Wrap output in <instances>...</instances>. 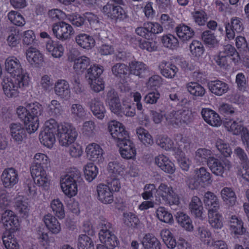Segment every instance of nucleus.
Returning <instances> with one entry per match:
<instances>
[{"instance_id": "nucleus-50", "label": "nucleus", "mask_w": 249, "mask_h": 249, "mask_svg": "<svg viewBox=\"0 0 249 249\" xmlns=\"http://www.w3.org/2000/svg\"><path fill=\"white\" fill-rule=\"evenodd\" d=\"M97 167L92 163H88L85 167L84 174L86 179L89 182L92 181L97 176Z\"/></svg>"}, {"instance_id": "nucleus-43", "label": "nucleus", "mask_w": 249, "mask_h": 249, "mask_svg": "<svg viewBox=\"0 0 249 249\" xmlns=\"http://www.w3.org/2000/svg\"><path fill=\"white\" fill-rule=\"evenodd\" d=\"M136 133L139 139L146 146H149L153 143V141L151 135L148 132L142 127L138 128Z\"/></svg>"}, {"instance_id": "nucleus-17", "label": "nucleus", "mask_w": 249, "mask_h": 249, "mask_svg": "<svg viewBox=\"0 0 249 249\" xmlns=\"http://www.w3.org/2000/svg\"><path fill=\"white\" fill-rule=\"evenodd\" d=\"M191 213L196 217L203 219V207L200 199L197 196H194L189 204Z\"/></svg>"}, {"instance_id": "nucleus-11", "label": "nucleus", "mask_w": 249, "mask_h": 249, "mask_svg": "<svg viewBox=\"0 0 249 249\" xmlns=\"http://www.w3.org/2000/svg\"><path fill=\"white\" fill-rule=\"evenodd\" d=\"M1 179L4 186L10 188L18 182V174L16 170L13 168L6 169L1 176Z\"/></svg>"}, {"instance_id": "nucleus-24", "label": "nucleus", "mask_w": 249, "mask_h": 249, "mask_svg": "<svg viewBox=\"0 0 249 249\" xmlns=\"http://www.w3.org/2000/svg\"><path fill=\"white\" fill-rule=\"evenodd\" d=\"M208 86L211 92L217 96L223 95L229 90L228 85L220 80L211 81Z\"/></svg>"}, {"instance_id": "nucleus-22", "label": "nucleus", "mask_w": 249, "mask_h": 249, "mask_svg": "<svg viewBox=\"0 0 249 249\" xmlns=\"http://www.w3.org/2000/svg\"><path fill=\"white\" fill-rule=\"evenodd\" d=\"M86 152L88 158L91 161H100L103 159V150L96 143L89 144L86 148Z\"/></svg>"}, {"instance_id": "nucleus-27", "label": "nucleus", "mask_w": 249, "mask_h": 249, "mask_svg": "<svg viewBox=\"0 0 249 249\" xmlns=\"http://www.w3.org/2000/svg\"><path fill=\"white\" fill-rule=\"evenodd\" d=\"M141 243L144 249H161L160 241L157 238L149 233L144 235Z\"/></svg>"}, {"instance_id": "nucleus-25", "label": "nucleus", "mask_w": 249, "mask_h": 249, "mask_svg": "<svg viewBox=\"0 0 249 249\" xmlns=\"http://www.w3.org/2000/svg\"><path fill=\"white\" fill-rule=\"evenodd\" d=\"M186 88L188 92L193 96V100H196L198 97H202L205 94L204 88L197 82H191L188 83Z\"/></svg>"}, {"instance_id": "nucleus-19", "label": "nucleus", "mask_w": 249, "mask_h": 249, "mask_svg": "<svg viewBox=\"0 0 249 249\" xmlns=\"http://www.w3.org/2000/svg\"><path fill=\"white\" fill-rule=\"evenodd\" d=\"M160 73L165 77L172 79L175 77L178 71V68L171 63L162 61L159 66Z\"/></svg>"}, {"instance_id": "nucleus-59", "label": "nucleus", "mask_w": 249, "mask_h": 249, "mask_svg": "<svg viewBox=\"0 0 249 249\" xmlns=\"http://www.w3.org/2000/svg\"><path fill=\"white\" fill-rule=\"evenodd\" d=\"M156 142L157 145L166 150L174 148L173 142L170 139L167 137L159 136L156 139Z\"/></svg>"}, {"instance_id": "nucleus-21", "label": "nucleus", "mask_w": 249, "mask_h": 249, "mask_svg": "<svg viewBox=\"0 0 249 249\" xmlns=\"http://www.w3.org/2000/svg\"><path fill=\"white\" fill-rule=\"evenodd\" d=\"M54 92L61 99H69L70 97V89L68 82L65 80H58L55 84Z\"/></svg>"}, {"instance_id": "nucleus-51", "label": "nucleus", "mask_w": 249, "mask_h": 249, "mask_svg": "<svg viewBox=\"0 0 249 249\" xmlns=\"http://www.w3.org/2000/svg\"><path fill=\"white\" fill-rule=\"evenodd\" d=\"M157 216L160 220L166 223L171 224L174 221L172 214L164 207H160L157 209Z\"/></svg>"}, {"instance_id": "nucleus-29", "label": "nucleus", "mask_w": 249, "mask_h": 249, "mask_svg": "<svg viewBox=\"0 0 249 249\" xmlns=\"http://www.w3.org/2000/svg\"><path fill=\"white\" fill-rule=\"evenodd\" d=\"M203 202L206 207L209 209L217 210L219 207V201L217 196L213 193L207 192L203 196Z\"/></svg>"}, {"instance_id": "nucleus-9", "label": "nucleus", "mask_w": 249, "mask_h": 249, "mask_svg": "<svg viewBox=\"0 0 249 249\" xmlns=\"http://www.w3.org/2000/svg\"><path fill=\"white\" fill-rule=\"evenodd\" d=\"M106 102L112 112L117 115L121 113L122 106L118 93L114 89H110L107 91Z\"/></svg>"}, {"instance_id": "nucleus-33", "label": "nucleus", "mask_w": 249, "mask_h": 249, "mask_svg": "<svg viewBox=\"0 0 249 249\" xmlns=\"http://www.w3.org/2000/svg\"><path fill=\"white\" fill-rule=\"evenodd\" d=\"M207 165L211 171L217 176H222L224 173V167L222 163L214 157L209 159Z\"/></svg>"}, {"instance_id": "nucleus-61", "label": "nucleus", "mask_w": 249, "mask_h": 249, "mask_svg": "<svg viewBox=\"0 0 249 249\" xmlns=\"http://www.w3.org/2000/svg\"><path fill=\"white\" fill-rule=\"evenodd\" d=\"M17 114L18 117L24 122L26 127L30 124L31 119L29 116V113L27 107H19L17 109Z\"/></svg>"}, {"instance_id": "nucleus-60", "label": "nucleus", "mask_w": 249, "mask_h": 249, "mask_svg": "<svg viewBox=\"0 0 249 249\" xmlns=\"http://www.w3.org/2000/svg\"><path fill=\"white\" fill-rule=\"evenodd\" d=\"M173 192V188L164 183H161L157 190V194L160 196L163 200L168 198V196L172 194Z\"/></svg>"}, {"instance_id": "nucleus-57", "label": "nucleus", "mask_w": 249, "mask_h": 249, "mask_svg": "<svg viewBox=\"0 0 249 249\" xmlns=\"http://www.w3.org/2000/svg\"><path fill=\"white\" fill-rule=\"evenodd\" d=\"M175 141L178 145V149L181 153L187 152L190 148V142L185 137L181 135H177L175 137Z\"/></svg>"}, {"instance_id": "nucleus-12", "label": "nucleus", "mask_w": 249, "mask_h": 249, "mask_svg": "<svg viewBox=\"0 0 249 249\" xmlns=\"http://www.w3.org/2000/svg\"><path fill=\"white\" fill-rule=\"evenodd\" d=\"M89 107L93 114L98 119L102 120L106 112L103 103L99 98L91 99L88 103Z\"/></svg>"}, {"instance_id": "nucleus-63", "label": "nucleus", "mask_w": 249, "mask_h": 249, "mask_svg": "<svg viewBox=\"0 0 249 249\" xmlns=\"http://www.w3.org/2000/svg\"><path fill=\"white\" fill-rule=\"evenodd\" d=\"M107 169L108 172L116 177L123 172L124 168L117 161H111L108 164Z\"/></svg>"}, {"instance_id": "nucleus-53", "label": "nucleus", "mask_w": 249, "mask_h": 249, "mask_svg": "<svg viewBox=\"0 0 249 249\" xmlns=\"http://www.w3.org/2000/svg\"><path fill=\"white\" fill-rule=\"evenodd\" d=\"M8 18L13 24L17 26H22L25 24L24 18L18 12L11 11L8 14Z\"/></svg>"}, {"instance_id": "nucleus-36", "label": "nucleus", "mask_w": 249, "mask_h": 249, "mask_svg": "<svg viewBox=\"0 0 249 249\" xmlns=\"http://www.w3.org/2000/svg\"><path fill=\"white\" fill-rule=\"evenodd\" d=\"M209 222L215 229H220L223 224L221 221V216L217 213V211L214 209L208 210Z\"/></svg>"}, {"instance_id": "nucleus-1", "label": "nucleus", "mask_w": 249, "mask_h": 249, "mask_svg": "<svg viewBox=\"0 0 249 249\" xmlns=\"http://www.w3.org/2000/svg\"><path fill=\"white\" fill-rule=\"evenodd\" d=\"M29 77L23 75L22 78H4L1 85L4 94L8 97H17L18 88L27 86L29 84Z\"/></svg>"}, {"instance_id": "nucleus-23", "label": "nucleus", "mask_w": 249, "mask_h": 249, "mask_svg": "<svg viewBox=\"0 0 249 249\" xmlns=\"http://www.w3.org/2000/svg\"><path fill=\"white\" fill-rule=\"evenodd\" d=\"M75 40L78 46L87 50L91 49L95 44V41L93 37L84 33L76 36Z\"/></svg>"}, {"instance_id": "nucleus-52", "label": "nucleus", "mask_w": 249, "mask_h": 249, "mask_svg": "<svg viewBox=\"0 0 249 249\" xmlns=\"http://www.w3.org/2000/svg\"><path fill=\"white\" fill-rule=\"evenodd\" d=\"M163 45L171 49H175L178 47V41L177 37L171 34L163 36L161 38Z\"/></svg>"}, {"instance_id": "nucleus-39", "label": "nucleus", "mask_w": 249, "mask_h": 249, "mask_svg": "<svg viewBox=\"0 0 249 249\" xmlns=\"http://www.w3.org/2000/svg\"><path fill=\"white\" fill-rule=\"evenodd\" d=\"M71 112L72 117L77 121L84 120L86 115V113L83 107L78 104L72 105Z\"/></svg>"}, {"instance_id": "nucleus-49", "label": "nucleus", "mask_w": 249, "mask_h": 249, "mask_svg": "<svg viewBox=\"0 0 249 249\" xmlns=\"http://www.w3.org/2000/svg\"><path fill=\"white\" fill-rule=\"evenodd\" d=\"M190 50L193 56L199 57L204 53V48L201 42L193 40L190 45Z\"/></svg>"}, {"instance_id": "nucleus-31", "label": "nucleus", "mask_w": 249, "mask_h": 249, "mask_svg": "<svg viewBox=\"0 0 249 249\" xmlns=\"http://www.w3.org/2000/svg\"><path fill=\"white\" fill-rule=\"evenodd\" d=\"M230 228L231 232L235 235H242L245 233L246 230L243 227L242 221L235 215L231 216L230 220Z\"/></svg>"}, {"instance_id": "nucleus-42", "label": "nucleus", "mask_w": 249, "mask_h": 249, "mask_svg": "<svg viewBox=\"0 0 249 249\" xmlns=\"http://www.w3.org/2000/svg\"><path fill=\"white\" fill-rule=\"evenodd\" d=\"M103 72V69L102 66L93 65L87 70L86 78L88 81L94 80L96 78H101L100 76Z\"/></svg>"}, {"instance_id": "nucleus-8", "label": "nucleus", "mask_w": 249, "mask_h": 249, "mask_svg": "<svg viewBox=\"0 0 249 249\" xmlns=\"http://www.w3.org/2000/svg\"><path fill=\"white\" fill-rule=\"evenodd\" d=\"M53 32L56 37L61 40H66L71 38L74 33L72 26L64 21L55 23L53 27Z\"/></svg>"}, {"instance_id": "nucleus-62", "label": "nucleus", "mask_w": 249, "mask_h": 249, "mask_svg": "<svg viewBox=\"0 0 249 249\" xmlns=\"http://www.w3.org/2000/svg\"><path fill=\"white\" fill-rule=\"evenodd\" d=\"M196 23L199 25H203L206 22L208 17L206 13L203 10H197L192 13Z\"/></svg>"}, {"instance_id": "nucleus-38", "label": "nucleus", "mask_w": 249, "mask_h": 249, "mask_svg": "<svg viewBox=\"0 0 249 249\" xmlns=\"http://www.w3.org/2000/svg\"><path fill=\"white\" fill-rule=\"evenodd\" d=\"M195 175L201 183L210 184L212 181L211 174L204 167L196 169L194 171Z\"/></svg>"}, {"instance_id": "nucleus-46", "label": "nucleus", "mask_w": 249, "mask_h": 249, "mask_svg": "<svg viewBox=\"0 0 249 249\" xmlns=\"http://www.w3.org/2000/svg\"><path fill=\"white\" fill-rule=\"evenodd\" d=\"M234 153L240 160L243 168L246 171L248 170L249 169V160L244 150L238 147L234 149Z\"/></svg>"}, {"instance_id": "nucleus-6", "label": "nucleus", "mask_w": 249, "mask_h": 249, "mask_svg": "<svg viewBox=\"0 0 249 249\" xmlns=\"http://www.w3.org/2000/svg\"><path fill=\"white\" fill-rule=\"evenodd\" d=\"M108 129L116 144L129 138L128 132L122 124L112 121L108 124Z\"/></svg>"}, {"instance_id": "nucleus-16", "label": "nucleus", "mask_w": 249, "mask_h": 249, "mask_svg": "<svg viewBox=\"0 0 249 249\" xmlns=\"http://www.w3.org/2000/svg\"><path fill=\"white\" fill-rule=\"evenodd\" d=\"M129 68L131 74L139 77H143L149 73L148 67L142 62L132 61Z\"/></svg>"}, {"instance_id": "nucleus-10", "label": "nucleus", "mask_w": 249, "mask_h": 249, "mask_svg": "<svg viewBox=\"0 0 249 249\" xmlns=\"http://www.w3.org/2000/svg\"><path fill=\"white\" fill-rule=\"evenodd\" d=\"M119 147L121 157L125 159H131L135 157L136 151L134 143L127 138L116 144Z\"/></svg>"}, {"instance_id": "nucleus-15", "label": "nucleus", "mask_w": 249, "mask_h": 249, "mask_svg": "<svg viewBox=\"0 0 249 249\" xmlns=\"http://www.w3.org/2000/svg\"><path fill=\"white\" fill-rule=\"evenodd\" d=\"M98 198L104 204H111L113 201V196L109 188L106 185L100 184L97 187Z\"/></svg>"}, {"instance_id": "nucleus-45", "label": "nucleus", "mask_w": 249, "mask_h": 249, "mask_svg": "<svg viewBox=\"0 0 249 249\" xmlns=\"http://www.w3.org/2000/svg\"><path fill=\"white\" fill-rule=\"evenodd\" d=\"M49 112L51 115L55 117H59L63 113V110L60 103L56 100H53L48 105Z\"/></svg>"}, {"instance_id": "nucleus-7", "label": "nucleus", "mask_w": 249, "mask_h": 249, "mask_svg": "<svg viewBox=\"0 0 249 249\" xmlns=\"http://www.w3.org/2000/svg\"><path fill=\"white\" fill-rule=\"evenodd\" d=\"M5 68L13 77L22 78L23 75H28L26 71L23 70L19 60L13 56L9 57L6 59Z\"/></svg>"}, {"instance_id": "nucleus-37", "label": "nucleus", "mask_w": 249, "mask_h": 249, "mask_svg": "<svg viewBox=\"0 0 249 249\" xmlns=\"http://www.w3.org/2000/svg\"><path fill=\"white\" fill-rule=\"evenodd\" d=\"M176 219L178 224L187 231L193 230V226L192 220L186 214L183 212H178L177 213Z\"/></svg>"}, {"instance_id": "nucleus-4", "label": "nucleus", "mask_w": 249, "mask_h": 249, "mask_svg": "<svg viewBox=\"0 0 249 249\" xmlns=\"http://www.w3.org/2000/svg\"><path fill=\"white\" fill-rule=\"evenodd\" d=\"M57 123L54 119H51L45 122V128L39 135L41 143L48 147H52L55 141V135H57Z\"/></svg>"}, {"instance_id": "nucleus-14", "label": "nucleus", "mask_w": 249, "mask_h": 249, "mask_svg": "<svg viewBox=\"0 0 249 249\" xmlns=\"http://www.w3.org/2000/svg\"><path fill=\"white\" fill-rule=\"evenodd\" d=\"M243 24L238 18H232L231 22L225 24V29L227 36L229 39L233 38L235 36V32L240 33L243 30Z\"/></svg>"}, {"instance_id": "nucleus-34", "label": "nucleus", "mask_w": 249, "mask_h": 249, "mask_svg": "<svg viewBox=\"0 0 249 249\" xmlns=\"http://www.w3.org/2000/svg\"><path fill=\"white\" fill-rule=\"evenodd\" d=\"M160 234L163 242L169 249H173L177 246L178 242L168 229H163Z\"/></svg>"}, {"instance_id": "nucleus-58", "label": "nucleus", "mask_w": 249, "mask_h": 249, "mask_svg": "<svg viewBox=\"0 0 249 249\" xmlns=\"http://www.w3.org/2000/svg\"><path fill=\"white\" fill-rule=\"evenodd\" d=\"M212 152L211 150L206 148H199L196 152L195 158L198 161L201 162H206L208 163V160L211 157Z\"/></svg>"}, {"instance_id": "nucleus-20", "label": "nucleus", "mask_w": 249, "mask_h": 249, "mask_svg": "<svg viewBox=\"0 0 249 249\" xmlns=\"http://www.w3.org/2000/svg\"><path fill=\"white\" fill-rule=\"evenodd\" d=\"M201 115L206 122L213 126H218L221 124V121L219 115L214 111L203 108L201 111Z\"/></svg>"}, {"instance_id": "nucleus-5", "label": "nucleus", "mask_w": 249, "mask_h": 249, "mask_svg": "<svg viewBox=\"0 0 249 249\" xmlns=\"http://www.w3.org/2000/svg\"><path fill=\"white\" fill-rule=\"evenodd\" d=\"M26 107L31 119L30 124L26 127V130L31 134L37 129L39 126L38 117L42 114L43 109L41 105L37 102L28 104Z\"/></svg>"}, {"instance_id": "nucleus-47", "label": "nucleus", "mask_w": 249, "mask_h": 249, "mask_svg": "<svg viewBox=\"0 0 249 249\" xmlns=\"http://www.w3.org/2000/svg\"><path fill=\"white\" fill-rule=\"evenodd\" d=\"M3 244L7 249H19L17 240L10 232H4L2 236Z\"/></svg>"}, {"instance_id": "nucleus-55", "label": "nucleus", "mask_w": 249, "mask_h": 249, "mask_svg": "<svg viewBox=\"0 0 249 249\" xmlns=\"http://www.w3.org/2000/svg\"><path fill=\"white\" fill-rule=\"evenodd\" d=\"M128 67L123 63H116L112 67V72L116 76L123 78L127 73Z\"/></svg>"}, {"instance_id": "nucleus-44", "label": "nucleus", "mask_w": 249, "mask_h": 249, "mask_svg": "<svg viewBox=\"0 0 249 249\" xmlns=\"http://www.w3.org/2000/svg\"><path fill=\"white\" fill-rule=\"evenodd\" d=\"M220 53L222 57L224 56L232 57V59L234 62H238L240 59L238 53L231 45L228 44L224 46L223 50Z\"/></svg>"}, {"instance_id": "nucleus-30", "label": "nucleus", "mask_w": 249, "mask_h": 249, "mask_svg": "<svg viewBox=\"0 0 249 249\" xmlns=\"http://www.w3.org/2000/svg\"><path fill=\"white\" fill-rule=\"evenodd\" d=\"M44 221L46 227L53 233H58L61 230L60 224L56 218L51 214L44 216Z\"/></svg>"}, {"instance_id": "nucleus-32", "label": "nucleus", "mask_w": 249, "mask_h": 249, "mask_svg": "<svg viewBox=\"0 0 249 249\" xmlns=\"http://www.w3.org/2000/svg\"><path fill=\"white\" fill-rule=\"evenodd\" d=\"M28 61L32 65L40 64L43 62V57L41 53L34 48H30L26 51Z\"/></svg>"}, {"instance_id": "nucleus-56", "label": "nucleus", "mask_w": 249, "mask_h": 249, "mask_svg": "<svg viewBox=\"0 0 249 249\" xmlns=\"http://www.w3.org/2000/svg\"><path fill=\"white\" fill-rule=\"evenodd\" d=\"M215 146L219 152L225 157L230 156L232 153L231 149L228 143H227L221 139L217 140Z\"/></svg>"}, {"instance_id": "nucleus-35", "label": "nucleus", "mask_w": 249, "mask_h": 249, "mask_svg": "<svg viewBox=\"0 0 249 249\" xmlns=\"http://www.w3.org/2000/svg\"><path fill=\"white\" fill-rule=\"evenodd\" d=\"M90 63L89 58L82 56L74 60L73 69L77 73H82L87 69Z\"/></svg>"}, {"instance_id": "nucleus-26", "label": "nucleus", "mask_w": 249, "mask_h": 249, "mask_svg": "<svg viewBox=\"0 0 249 249\" xmlns=\"http://www.w3.org/2000/svg\"><path fill=\"white\" fill-rule=\"evenodd\" d=\"M221 196L223 201L229 206L232 207L236 203V196L231 188L224 187L221 191Z\"/></svg>"}, {"instance_id": "nucleus-41", "label": "nucleus", "mask_w": 249, "mask_h": 249, "mask_svg": "<svg viewBox=\"0 0 249 249\" xmlns=\"http://www.w3.org/2000/svg\"><path fill=\"white\" fill-rule=\"evenodd\" d=\"M201 38L204 43L210 47H214L218 44V41L212 31H204L201 35Z\"/></svg>"}, {"instance_id": "nucleus-28", "label": "nucleus", "mask_w": 249, "mask_h": 249, "mask_svg": "<svg viewBox=\"0 0 249 249\" xmlns=\"http://www.w3.org/2000/svg\"><path fill=\"white\" fill-rule=\"evenodd\" d=\"M176 33L182 41H187L193 38L195 32L190 27L185 24H180L176 27Z\"/></svg>"}, {"instance_id": "nucleus-2", "label": "nucleus", "mask_w": 249, "mask_h": 249, "mask_svg": "<svg viewBox=\"0 0 249 249\" xmlns=\"http://www.w3.org/2000/svg\"><path fill=\"white\" fill-rule=\"evenodd\" d=\"M57 137L60 144L68 146L75 140L77 133L75 128L70 124H57Z\"/></svg>"}, {"instance_id": "nucleus-48", "label": "nucleus", "mask_w": 249, "mask_h": 249, "mask_svg": "<svg viewBox=\"0 0 249 249\" xmlns=\"http://www.w3.org/2000/svg\"><path fill=\"white\" fill-rule=\"evenodd\" d=\"M77 247L78 249H94V244L91 238L85 234L79 236Z\"/></svg>"}, {"instance_id": "nucleus-13", "label": "nucleus", "mask_w": 249, "mask_h": 249, "mask_svg": "<svg viewBox=\"0 0 249 249\" xmlns=\"http://www.w3.org/2000/svg\"><path fill=\"white\" fill-rule=\"evenodd\" d=\"M10 134L14 142L20 144L26 137V130L19 123H12L10 125Z\"/></svg>"}, {"instance_id": "nucleus-40", "label": "nucleus", "mask_w": 249, "mask_h": 249, "mask_svg": "<svg viewBox=\"0 0 249 249\" xmlns=\"http://www.w3.org/2000/svg\"><path fill=\"white\" fill-rule=\"evenodd\" d=\"M50 206L55 216L59 219H62L65 217L64 207L63 203L59 199L52 200Z\"/></svg>"}, {"instance_id": "nucleus-64", "label": "nucleus", "mask_w": 249, "mask_h": 249, "mask_svg": "<svg viewBox=\"0 0 249 249\" xmlns=\"http://www.w3.org/2000/svg\"><path fill=\"white\" fill-rule=\"evenodd\" d=\"M41 175L34 178V180L36 185L47 190L49 185V180L46 172H42Z\"/></svg>"}, {"instance_id": "nucleus-54", "label": "nucleus", "mask_w": 249, "mask_h": 249, "mask_svg": "<svg viewBox=\"0 0 249 249\" xmlns=\"http://www.w3.org/2000/svg\"><path fill=\"white\" fill-rule=\"evenodd\" d=\"M241 121L239 123L236 121L226 122L225 123V127L229 131H231L234 135H239L241 132L242 129L244 127L241 124Z\"/></svg>"}, {"instance_id": "nucleus-18", "label": "nucleus", "mask_w": 249, "mask_h": 249, "mask_svg": "<svg viewBox=\"0 0 249 249\" xmlns=\"http://www.w3.org/2000/svg\"><path fill=\"white\" fill-rule=\"evenodd\" d=\"M99 238L100 241L105 244L104 246L109 248V249H113L118 245V240L113 231H100Z\"/></svg>"}, {"instance_id": "nucleus-3", "label": "nucleus", "mask_w": 249, "mask_h": 249, "mask_svg": "<svg viewBox=\"0 0 249 249\" xmlns=\"http://www.w3.org/2000/svg\"><path fill=\"white\" fill-rule=\"evenodd\" d=\"M81 174L79 171H72L61 180V187L64 194L71 197L77 192L76 182L79 180Z\"/></svg>"}]
</instances>
